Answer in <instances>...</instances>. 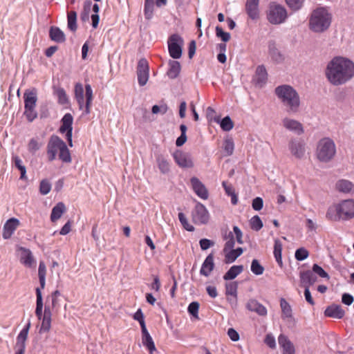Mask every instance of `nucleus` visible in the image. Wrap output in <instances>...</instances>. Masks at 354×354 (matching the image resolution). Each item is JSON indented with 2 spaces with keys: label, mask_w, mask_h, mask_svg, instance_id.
<instances>
[{
  "label": "nucleus",
  "mask_w": 354,
  "mask_h": 354,
  "mask_svg": "<svg viewBox=\"0 0 354 354\" xmlns=\"http://www.w3.org/2000/svg\"><path fill=\"white\" fill-rule=\"evenodd\" d=\"M224 239L225 240V246L223 248V252H226L229 250L234 248L235 245L234 241V235L232 232H228L225 233L224 236Z\"/></svg>",
  "instance_id": "41"
},
{
  "label": "nucleus",
  "mask_w": 354,
  "mask_h": 354,
  "mask_svg": "<svg viewBox=\"0 0 354 354\" xmlns=\"http://www.w3.org/2000/svg\"><path fill=\"white\" fill-rule=\"evenodd\" d=\"M73 118L71 113H66L62 119V125L59 128V132L66 133V137L68 142V145L73 147L72 132H73Z\"/></svg>",
  "instance_id": "12"
},
{
  "label": "nucleus",
  "mask_w": 354,
  "mask_h": 354,
  "mask_svg": "<svg viewBox=\"0 0 354 354\" xmlns=\"http://www.w3.org/2000/svg\"><path fill=\"white\" fill-rule=\"evenodd\" d=\"M67 26L68 28L73 32H75L77 30V12L75 11H70L68 12Z\"/></svg>",
  "instance_id": "39"
},
{
  "label": "nucleus",
  "mask_w": 354,
  "mask_h": 354,
  "mask_svg": "<svg viewBox=\"0 0 354 354\" xmlns=\"http://www.w3.org/2000/svg\"><path fill=\"white\" fill-rule=\"evenodd\" d=\"M169 68L167 73L168 77L170 79L176 78L178 76L181 69L180 62L175 60H169Z\"/></svg>",
  "instance_id": "32"
},
{
  "label": "nucleus",
  "mask_w": 354,
  "mask_h": 354,
  "mask_svg": "<svg viewBox=\"0 0 354 354\" xmlns=\"http://www.w3.org/2000/svg\"><path fill=\"white\" fill-rule=\"evenodd\" d=\"M263 201L261 197H256L253 199L252 207L255 211H259L263 208Z\"/></svg>",
  "instance_id": "64"
},
{
  "label": "nucleus",
  "mask_w": 354,
  "mask_h": 354,
  "mask_svg": "<svg viewBox=\"0 0 354 354\" xmlns=\"http://www.w3.org/2000/svg\"><path fill=\"white\" fill-rule=\"evenodd\" d=\"M336 154L335 142L328 137L320 139L316 146L315 156L317 159L324 163L331 161Z\"/></svg>",
  "instance_id": "6"
},
{
  "label": "nucleus",
  "mask_w": 354,
  "mask_h": 354,
  "mask_svg": "<svg viewBox=\"0 0 354 354\" xmlns=\"http://www.w3.org/2000/svg\"><path fill=\"white\" fill-rule=\"evenodd\" d=\"M24 115L29 122H32L37 116L35 107L25 108Z\"/></svg>",
  "instance_id": "60"
},
{
  "label": "nucleus",
  "mask_w": 354,
  "mask_h": 354,
  "mask_svg": "<svg viewBox=\"0 0 354 354\" xmlns=\"http://www.w3.org/2000/svg\"><path fill=\"white\" fill-rule=\"evenodd\" d=\"M142 343L149 350L150 354L156 351L154 342L147 329L142 330Z\"/></svg>",
  "instance_id": "27"
},
{
  "label": "nucleus",
  "mask_w": 354,
  "mask_h": 354,
  "mask_svg": "<svg viewBox=\"0 0 354 354\" xmlns=\"http://www.w3.org/2000/svg\"><path fill=\"white\" fill-rule=\"evenodd\" d=\"M274 93L288 113L295 114L299 111L300 97L292 86L288 84L278 86L275 88Z\"/></svg>",
  "instance_id": "3"
},
{
  "label": "nucleus",
  "mask_w": 354,
  "mask_h": 354,
  "mask_svg": "<svg viewBox=\"0 0 354 354\" xmlns=\"http://www.w3.org/2000/svg\"><path fill=\"white\" fill-rule=\"evenodd\" d=\"M198 309H199V303L197 301H193L189 304L187 311L195 318H198Z\"/></svg>",
  "instance_id": "53"
},
{
  "label": "nucleus",
  "mask_w": 354,
  "mask_h": 354,
  "mask_svg": "<svg viewBox=\"0 0 354 354\" xmlns=\"http://www.w3.org/2000/svg\"><path fill=\"white\" fill-rule=\"evenodd\" d=\"M12 161L15 166L20 171L21 176L20 178L22 180L26 179V169L23 165V162L21 158L17 156H12Z\"/></svg>",
  "instance_id": "42"
},
{
  "label": "nucleus",
  "mask_w": 354,
  "mask_h": 354,
  "mask_svg": "<svg viewBox=\"0 0 354 354\" xmlns=\"http://www.w3.org/2000/svg\"><path fill=\"white\" fill-rule=\"evenodd\" d=\"M308 255V250L304 248L297 249L295 254V259L298 261H303L307 259Z\"/></svg>",
  "instance_id": "58"
},
{
  "label": "nucleus",
  "mask_w": 354,
  "mask_h": 354,
  "mask_svg": "<svg viewBox=\"0 0 354 354\" xmlns=\"http://www.w3.org/2000/svg\"><path fill=\"white\" fill-rule=\"evenodd\" d=\"M313 272L318 274L320 277L322 278H326L327 279H329L330 278L328 274L317 264H314L313 266Z\"/></svg>",
  "instance_id": "61"
},
{
  "label": "nucleus",
  "mask_w": 354,
  "mask_h": 354,
  "mask_svg": "<svg viewBox=\"0 0 354 354\" xmlns=\"http://www.w3.org/2000/svg\"><path fill=\"white\" fill-rule=\"evenodd\" d=\"M223 150L225 155L230 156L233 154L234 150V143L232 138H227L223 142Z\"/></svg>",
  "instance_id": "45"
},
{
  "label": "nucleus",
  "mask_w": 354,
  "mask_h": 354,
  "mask_svg": "<svg viewBox=\"0 0 354 354\" xmlns=\"http://www.w3.org/2000/svg\"><path fill=\"white\" fill-rule=\"evenodd\" d=\"M36 295H37V302H36V309L35 314L39 319H42V310H43V300H42V295L39 288H36Z\"/></svg>",
  "instance_id": "35"
},
{
  "label": "nucleus",
  "mask_w": 354,
  "mask_h": 354,
  "mask_svg": "<svg viewBox=\"0 0 354 354\" xmlns=\"http://www.w3.org/2000/svg\"><path fill=\"white\" fill-rule=\"evenodd\" d=\"M66 206L65 205L59 202L52 209L51 214H50V220L52 222H55L58 219H59L62 214L66 212Z\"/></svg>",
  "instance_id": "31"
},
{
  "label": "nucleus",
  "mask_w": 354,
  "mask_h": 354,
  "mask_svg": "<svg viewBox=\"0 0 354 354\" xmlns=\"http://www.w3.org/2000/svg\"><path fill=\"white\" fill-rule=\"evenodd\" d=\"M333 15L328 7L319 6L314 9L308 19L309 30L316 34L326 32L330 27Z\"/></svg>",
  "instance_id": "2"
},
{
  "label": "nucleus",
  "mask_w": 354,
  "mask_h": 354,
  "mask_svg": "<svg viewBox=\"0 0 354 354\" xmlns=\"http://www.w3.org/2000/svg\"><path fill=\"white\" fill-rule=\"evenodd\" d=\"M214 256L212 254H209L203 261L200 274L205 277H209L214 270Z\"/></svg>",
  "instance_id": "22"
},
{
  "label": "nucleus",
  "mask_w": 354,
  "mask_h": 354,
  "mask_svg": "<svg viewBox=\"0 0 354 354\" xmlns=\"http://www.w3.org/2000/svg\"><path fill=\"white\" fill-rule=\"evenodd\" d=\"M220 125L223 131H229L234 127L233 122L229 116L225 117L221 122Z\"/></svg>",
  "instance_id": "51"
},
{
  "label": "nucleus",
  "mask_w": 354,
  "mask_h": 354,
  "mask_svg": "<svg viewBox=\"0 0 354 354\" xmlns=\"http://www.w3.org/2000/svg\"><path fill=\"white\" fill-rule=\"evenodd\" d=\"M184 41L178 35L174 34L168 39V50L169 55L173 59H179L182 56Z\"/></svg>",
  "instance_id": "10"
},
{
  "label": "nucleus",
  "mask_w": 354,
  "mask_h": 354,
  "mask_svg": "<svg viewBox=\"0 0 354 354\" xmlns=\"http://www.w3.org/2000/svg\"><path fill=\"white\" fill-rule=\"evenodd\" d=\"M30 327V322L26 324V326L20 331L19 334L17 337V343L15 346L16 352L15 353L24 354L26 349V341L28 337V330Z\"/></svg>",
  "instance_id": "15"
},
{
  "label": "nucleus",
  "mask_w": 354,
  "mask_h": 354,
  "mask_svg": "<svg viewBox=\"0 0 354 354\" xmlns=\"http://www.w3.org/2000/svg\"><path fill=\"white\" fill-rule=\"evenodd\" d=\"M268 53L272 61L275 63L279 64L284 60L283 55L279 50L274 41H270L268 42Z\"/></svg>",
  "instance_id": "20"
},
{
  "label": "nucleus",
  "mask_w": 354,
  "mask_h": 354,
  "mask_svg": "<svg viewBox=\"0 0 354 354\" xmlns=\"http://www.w3.org/2000/svg\"><path fill=\"white\" fill-rule=\"evenodd\" d=\"M37 93L35 88L27 89L24 92V108L35 107L37 101Z\"/></svg>",
  "instance_id": "19"
},
{
  "label": "nucleus",
  "mask_w": 354,
  "mask_h": 354,
  "mask_svg": "<svg viewBox=\"0 0 354 354\" xmlns=\"http://www.w3.org/2000/svg\"><path fill=\"white\" fill-rule=\"evenodd\" d=\"M280 306L282 312V318L283 319H290L292 317V308L290 304L283 298L280 300Z\"/></svg>",
  "instance_id": "37"
},
{
  "label": "nucleus",
  "mask_w": 354,
  "mask_h": 354,
  "mask_svg": "<svg viewBox=\"0 0 354 354\" xmlns=\"http://www.w3.org/2000/svg\"><path fill=\"white\" fill-rule=\"evenodd\" d=\"M325 75L333 86L344 84L354 77V63L345 57H334L326 65Z\"/></svg>",
  "instance_id": "1"
},
{
  "label": "nucleus",
  "mask_w": 354,
  "mask_h": 354,
  "mask_svg": "<svg viewBox=\"0 0 354 354\" xmlns=\"http://www.w3.org/2000/svg\"><path fill=\"white\" fill-rule=\"evenodd\" d=\"M243 270V266H233L230 270L224 274L223 279L225 280H232L236 278Z\"/></svg>",
  "instance_id": "34"
},
{
  "label": "nucleus",
  "mask_w": 354,
  "mask_h": 354,
  "mask_svg": "<svg viewBox=\"0 0 354 354\" xmlns=\"http://www.w3.org/2000/svg\"><path fill=\"white\" fill-rule=\"evenodd\" d=\"M49 36L53 41L57 43H63L66 41L64 32L58 27L52 26L49 30Z\"/></svg>",
  "instance_id": "29"
},
{
  "label": "nucleus",
  "mask_w": 354,
  "mask_h": 354,
  "mask_svg": "<svg viewBox=\"0 0 354 354\" xmlns=\"http://www.w3.org/2000/svg\"><path fill=\"white\" fill-rule=\"evenodd\" d=\"M56 94L58 97L59 103L62 104H65L68 102V97L66 93V91L63 88H58L56 91Z\"/></svg>",
  "instance_id": "63"
},
{
  "label": "nucleus",
  "mask_w": 354,
  "mask_h": 354,
  "mask_svg": "<svg viewBox=\"0 0 354 354\" xmlns=\"http://www.w3.org/2000/svg\"><path fill=\"white\" fill-rule=\"evenodd\" d=\"M46 150L49 161L55 160L57 154L63 162L71 163L72 161L70 151L66 143L56 135L50 137Z\"/></svg>",
  "instance_id": "5"
},
{
  "label": "nucleus",
  "mask_w": 354,
  "mask_h": 354,
  "mask_svg": "<svg viewBox=\"0 0 354 354\" xmlns=\"http://www.w3.org/2000/svg\"><path fill=\"white\" fill-rule=\"evenodd\" d=\"M92 2L90 0H86L84 3L83 11L81 13V19L83 21H88L89 19V13L91 10Z\"/></svg>",
  "instance_id": "47"
},
{
  "label": "nucleus",
  "mask_w": 354,
  "mask_h": 354,
  "mask_svg": "<svg viewBox=\"0 0 354 354\" xmlns=\"http://www.w3.org/2000/svg\"><path fill=\"white\" fill-rule=\"evenodd\" d=\"M91 8H92L93 11L95 12V14H93L91 16V18L92 20V26L94 28H96L98 26L99 21H100V17L97 14L100 10V7H99L98 4L95 3V4L92 5Z\"/></svg>",
  "instance_id": "48"
},
{
  "label": "nucleus",
  "mask_w": 354,
  "mask_h": 354,
  "mask_svg": "<svg viewBox=\"0 0 354 354\" xmlns=\"http://www.w3.org/2000/svg\"><path fill=\"white\" fill-rule=\"evenodd\" d=\"M353 188V183L348 180L342 179L336 183V189L341 192L348 193Z\"/></svg>",
  "instance_id": "36"
},
{
  "label": "nucleus",
  "mask_w": 354,
  "mask_h": 354,
  "mask_svg": "<svg viewBox=\"0 0 354 354\" xmlns=\"http://www.w3.org/2000/svg\"><path fill=\"white\" fill-rule=\"evenodd\" d=\"M192 220L198 225L206 224L209 218V214L202 203L197 202L192 212Z\"/></svg>",
  "instance_id": "11"
},
{
  "label": "nucleus",
  "mask_w": 354,
  "mask_h": 354,
  "mask_svg": "<svg viewBox=\"0 0 354 354\" xmlns=\"http://www.w3.org/2000/svg\"><path fill=\"white\" fill-rule=\"evenodd\" d=\"M345 315L344 310L340 306L333 305L328 306L325 310V315L335 319H341Z\"/></svg>",
  "instance_id": "28"
},
{
  "label": "nucleus",
  "mask_w": 354,
  "mask_h": 354,
  "mask_svg": "<svg viewBox=\"0 0 354 354\" xmlns=\"http://www.w3.org/2000/svg\"><path fill=\"white\" fill-rule=\"evenodd\" d=\"M246 308L250 311L257 313L259 315L265 316L267 315L266 307L256 299H250L246 304Z\"/></svg>",
  "instance_id": "25"
},
{
  "label": "nucleus",
  "mask_w": 354,
  "mask_h": 354,
  "mask_svg": "<svg viewBox=\"0 0 354 354\" xmlns=\"http://www.w3.org/2000/svg\"><path fill=\"white\" fill-rule=\"evenodd\" d=\"M283 127L288 131L300 136L304 133L303 124L298 120L286 117L282 120Z\"/></svg>",
  "instance_id": "14"
},
{
  "label": "nucleus",
  "mask_w": 354,
  "mask_h": 354,
  "mask_svg": "<svg viewBox=\"0 0 354 354\" xmlns=\"http://www.w3.org/2000/svg\"><path fill=\"white\" fill-rule=\"evenodd\" d=\"M301 282L304 283L306 287L313 285L317 281V277L313 271L307 270L301 272L300 274Z\"/></svg>",
  "instance_id": "30"
},
{
  "label": "nucleus",
  "mask_w": 354,
  "mask_h": 354,
  "mask_svg": "<svg viewBox=\"0 0 354 354\" xmlns=\"http://www.w3.org/2000/svg\"><path fill=\"white\" fill-rule=\"evenodd\" d=\"M174 158L177 165L183 168L192 167L194 164L192 158L187 153L181 151H176L174 155Z\"/></svg>",
  "instance_id": "17"
},
{
  "label": "nucleus",
  "mask_w": 354,
  "mask_h": 354,
  "mask_svg": "<svg viewBox=\"0 0 354 354\" xmlns=\"http://www.w3.org/2000/svg\"><path fill=\"white\" fill-rule=\"evenodd\" d=\"M251 271L256 275H261L264 272V268L259 263L258 260L253 259L251 263Z\"/></svg>",
  "instance_id": "50"
},
{
  "label": "nucleus",
  "mask_w": 354,
  "mask_h": 354,
  "mask_svg": "<svg viewBox=\"0 0 354 354\" xmlns=\"http://www.w3.org/2000/svg\"><path fill=\"white\" fill-rule=\"evenodd\" d=\"M266 15L268 21L274 25L283 24L288 17L286 9L276 2L269 4Z\"/></svg>",
  "instance_id": "8"
},
{
  "label": "nucleus",
  "mask_w": 354,
  "mask_h": 354,
  "mask_svg": "<svg viewBox=\"0 0 354 354\" xmlns=\"http://www.w3.org/2000/svg\"><path fill=\"white\" fill-rule=\"evenodd\" d=\"M288 149L292 157L297 160L306 158L307 145L305 140L301 138H291L288 143Z\"/></svg>",
  "instance_id": "9"
},
{
  "label": "nucleus",
  "mask_w": 354,
  "mask_h": 354,
  "mask_svg": "<svg viewBox=\"0 0 354 354\" xmlns=\"http://www.w3.org/2000/svg\"><path fill=\"white\" fill-rule=\"evenodd\" d=\"M156 161H157L158 167L160 171L162 174H167L169 171V162L167 160V159L164 156L159 155L156 158Z\"/></svg>",
  "instance_id": "43"
},
{
  "label": "nucleus",
  "mask_w": 354,
  "mask_h": 354,
  "mask_svg": "<svg viewBox=\"0 0 354 354\" xmlns=\"http://www.w3.org/2000/svg\"><path fill=\"white\" fill-rule=\"evenodd\" d=\"M243 250L241 248H238L236 249H231L225 253V258L226 263H232L234 262L239 256H241L243 253Z\"/></svg>",
  "instance_id": "33"
},
{
  "label": "nucleus",
  "mask_w": 354,
  "mask_h": 354,
  "mask_svg": "<svg viewBox=\"0 0 354 354\" xmlns=\"http://www.w3.org/2000/svg\"><path fill=\"white\" fill-rule=\"evenodd\" d=\"M281 251H282V243L278 239L274 241V256L276 259V261L279 265V266H282V258H281Z\"/></svg>",
  "instance_id": "40"
},
{
  "label": "nucleus",
  "mask_w": 354,
  "mask_h": 354,
  "mask_svg": "<svg viewBox=\"0 0 354 354\" xmlns=\"http://www.w3.org/2000/svg\"><path fill=\"white\" fill-rule=\"evenodd\" d=\"M191 185L194 193L201 199L207 200L209 193L204 184L196 177L190 179Z\"/></svg>",
  "instance_id": "16"
},
{
  "label": "nucleus",
  "mask_w": 354,
  "mask_h": 354,
  "mask_svg": "<svg viewBox=\"0 0 354 354\" xmlns=\"http://www.w3.org/2000/svg\"><path fill=\"white\" fill-rule=\"evenodd\" d=\"M41 319V324L39 328V333L48 332L51 328V319L43 318Z\"/></svg>",
  "instance_id": "59"
},
{
  "label": "nucleus",
  "mask_w": 354,
  "mask_h": 354,
  "mask_svg": "<svg viewBox=\"0 0 354 354\" xmlns=\"http://www.w3.org/2000/svg\"><path fill=\"white\" fill-rule=\"evenodd\" d=\"M133 319L137 320L139 322V324L141 326L142 330H145V329H147V327L145 325V322L144 315H143L141 309H138L136 311V313L133 315Z\"/></svg>",
  "instance_id": "54"
},
{
  "label": "nucleus",
  "mask_w": 354,
  "mask_h": 354,
  "mask_svg": "<svg viewBox=\"0 0 354 354\" xmlns=\"http://www.w3.org/2000/svg\"><path fill=\"white\" fill-rule=\"evenodd\" d=\"M20 250L21 252L20 257L21 263L26 267H32L35 263V259L31 251L24 248H21Z\"/></svg>",
  "instance_id": "26"
},
{
  "label": "nucleus",
  "mask_w": 354,
  "mask_h": 354,
  "mask_svg": "<svg viewBox=\"0 0 354 354\" xmlns=\"http://www.w3.org/2000/svg\"><path fill=\"white\" fill-rule=\"evenodd\" d=\"M138 81L140 86H145L149 75V69L148 62L145 59H141L138 62L137 68Z\"/></svg>",
  "instance_id": "13"
},
{
  "label": "nucleus",
  "mask_w": 354,
  "mask_h": 354,
  "mask_svg": "<svg viewBox=\"0 0 354 354\" xmlns=\"http://www.w3.org/2000/svg\"><path fill=\"white\" fill-rule=\"evenodd\" d=\"M178 219L185 230L189 232L194 230V227L189 224L187 219L183 213L180 212L178 214Z\"/></svg>",
  "instance_id": "57"
},
{
  "label": "nucleus",
  "mask_w": 354,
  "mask_h": 354,
  "mask_svg": "<svg viewBox=\"0 0 354 354\" xmlns=\"http://www.w3.org/2000/svg\"><path fill=\"white\" fill-rule=\"evenodd\" d=\"M250 227L253 230L259 231L263 227V222L257 215L254 216L250 221Z\"/></svg>",
  "instance_id": "49"
},
{
  "label": "nucleus",
  "mask_w": 354,
  "mask_h": 354,
  "mask_svg": "<svg viewBox=\"0 0 354 354\" xmlns=\"http://www.w3.org/2000/svg\"><path fill=\"white\" fill-rule=\"evenodd\" d=\"M259 0H247L245 9L248 15L252 19L259 18Z\"/></svg>",
  "instance_id": "24"
},
{
  "label": "nucleus",
  "mask_w": 354,
  "mask_h": 354,
  "mask_svg": "<svg viewBox=\"0 0 354 354\" xmlns=\"http://www.w3.org/2000/svg\"><path fill=\"white\" fill-rule=\"evenodd\" d=\"M331 221H349L354 218V199L342 200L330 205L326 213Z\"/></svg>",
  "instance_id": "4"
},
{
  "label": "nucleus",
  "mask_w": 354,
  "mask_h": 354,
  "mask_svg": "<svg viewBox=\"0 0 354 354\" xmlns=\"http://www.w3.org/2000/svg\"><path fill=\"white\" fill-rule=\"evenodd\" d=\"M46 268L44 261H40L38 269V276L41 288L44 289L46 285Z\"/></svg>",
  "instance_id": "44"
},
{
  "label": "nucleus",
  "mask_w": 354,
  "mask_h": 354,
  "mask_svg": "<svg viewBox=\"0 0 354 354\" xmlns=\"http://www.w3.org/2000/svg\"><path fill=\"white\" fill-rule=\"evenodd\" d=\"M216 35L224 42L228 41L231 37L229 32H224L220 26L216 27Z\"/></svg>",
  "instance_id": "56"
},
{
  "label": "nucleus",
  "mask_w": 354,
  "mask_h": 354,
  "mask_svg": "<svg viewBox=\"0 0 354 354\" xmlns=\"http://www.w3.org/2000/svg\"><path fill=\"white\" fill-rule=\"evenodd\" d=\"M268 79L267 71L264 66L260 65L257 67L254 81L255 84L261 87L266 82Z\"/></svg>",
  "instance_id": "23"
},
{
  "label": "nucleus",
  "mask_w": 354,
  "mask_h": 354,
  "mask_svg": "<svg viewBox=\"0 0 354 354\" xmlns=\"http://www.w3.org/2000/svg\"><path fill=\"white\" fill-rule=\"evenodd\" d=\"M51 189V184L50 183L46 180L44 179L41 181L39 185V191L42 195H46L50 192Z\"/></svg>",
  "instance_id": "52"
},
{
  "label": "nucleus",
  "mask_w": 354,
  "mask_h": 354,
  "mask_svg": "<svg viewBox=\"0 0 354 354\" xmlns=\"http://www.w3.org/2000/svg\"><path fill=\"white\" fill-rule=\"evenodd\" d=\"M20 222L17 218H11L6 221L3 225L2 236L4 239H10L14 232L19 226Z\"/></svg>",
  "instance_id": "18"
},
{
  "label": "nucleus",
  "mask_w": 354,
  "mask_h": 354,
  "mask_svg": "<svg viewBox=\"0 0 354 354\" xmlns=\"http://www.w3.org/2000/svg\"><path fill=\"white\" fill-rule=\"evenodd\" d=\"M287 5L293 10H299L304 2V0H286Z\"/></svg>",
  "instance_id": "55"
},
{
  "label": "nucleus",
  "mask_w": 354,
  "mask_h": 354,
  "mask_svg": "<svg viewBox=\"0 0 354 354\" xmlns=\"http://www.w3.org/2000/svg\"><path fill=\"white\" fill-rule=\"evenodd\" d=\"M42 145V142L39 141V139L32 138L29 140L27 145L28 151L32 155H35V153L41 147Z\"/></svg>",
  "instance_id": "38"
},
{
  "label": "nucleus",
  "mask_w": 354,
  "mask_h": 354,
  "mask_svg": "<svg viewBox=\"0 0 354 354\" xmlns=\"http://www.w3.org/2000/svg\"><path fill=\"white\" fill-rule=\"evenodd\" d=\"M168 110V106L166 104H162L160 105H154L152 106L151 112L153 114L161 113L164 115L167 113Z\"/></svg>",
  "instance_id": "62"
},
{
  "label": "nucleus",
  "mask_w": 354,
  "mask_h": 354,
  "mask_svg": "<svg viewBox=\"0 0 354 354\" xmlns=\"http://www.w3.org/2000/svg\"><path fill=\"white\" fill-rule=\"evenodd\" d=\"M238 283L236 281L230 282L225 285V293L227 295L233 296L235 299L237 297Z\"/></svg>",
  "instance_id": "46"
},
{
  "label": "nucleus",
  "mask_w": 354,
  "mask_h": 354,
  "mask_svg": "<svg viewBox=\"0 0 354 354\" xmlns=\"http://www.w3.org/2000/svg\"><path fill=\"white\" fill-rule=\"evenodd\" d=\"M85 95H84L83 85L77 82L75 85L74 93L79 109L83 110L86 115L91 113V107L93 99V89L90 84L85 85Z\"/></svg>",
  "instance_id": "7"
},
{
  "label": "nucleus",
  "mask_w": 354,
  "mask_h": 354,
  "mask_svg": "<svg viewBox=\"0 0 354 354\" xmlns=\"http://www.w3.org/2000/svg\"><path fill=\"white\" fill-rule=\"evenodd\" d=\"M278 342L283 349V354H295V347L287 336L281 334L278 337Z\"/></svg>",
  "instance_id": "21"
}]
</instances>
